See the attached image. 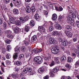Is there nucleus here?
<instances>
[{"label": "nucleus", "instance_id": "nucleus-46", "mask_svg": "<svg viewBox=\"0 0 79 79\" xmlns=\"http://www.w3.org/2000/svg\"><path fill=\"white\" fill-rule=\"evenodd\" d=\"M31 52H34L35 53L37 54V53H39V52H38V49H34V50H32V51Z\"/></svg>", "mask_w": 79, "mask_h": 79}, {"label": "nucleus", "instance_id": "nucleus-55", "mask_svg": "<svg viewBox=\"0 0 79 79\" xmlns=\"http://www.w3.org/2000/svg\"><path fill=\"white\" fill-rule=\"evenodd\" d=\"M63 18V17L61 15H60L59 17V20H61Z\"/></svg>", "mask_w": 79, "mask_h": 79}, {"label": "nucleus", "instance_id": "nucleus-4", "mask_svg": "<svg viewBox=\"0 0 79 79\" xmlns=\"http://www.w3.org/2000/svg\"><path fill=\"white\" fill-rule=\"evenodd\" d=\"M7 34V37L9 39H13L14 38V36L11 34L12 32L10 30L6 31Z\"/></svg>", "mask_w": 79, "mask_h": 79}, {"label": "nucleus", "instance_id": "nucleus-49", "mask_svg": "<svg viewBox=\"0 0 79 79\" xmlns=\"http://www.w3.org/2000/svg\"><path fill=\"white\" fill-rule=\"evenodd\" d=\"M60 25L58 24V22H56L55 23V26L56 28L58 26Z\"/></svg>", "mask_w": 79, "mask_h": 79}, {"label": "nucleus", "instance_id": "nucleus-14", "mask_svg": "<svg viewBox=\"0 0 79 79\" xmlns=\"http://www.w3.org/2000/svg\"><path fill=\"white\" fill-rule=\"evenodd\" d=\"M26 10L27 13H30L31 12V7L29 6L26 7Z\"/></svg>", "mask_w": 79, "mask_h": 79}, {"label": "nucleus", "instance_id": "nucleus-17", "mask_svg": "<svg viewBox=\"0 0 79 79\" xmlns=\"http://www.w3.org/2000/svg\"><path fill=\"white\" fill-rule=\"evenodd\" d=\"M46 3L48 6H49L50 8L51 9H53V6L52 5V2H47Z\"/></svg>", "mask_w": 79, "mask_h": 79}, {"label": "nucleus", "instance_id": "nucleus-5", "mask_svg": "<svg viewBox=\"0 0 79 79\" xmlns=\"http://www.w3.org/2000/svg\"><path fill=\"white\" fill-rule=\"evenodd\" d=\"M49 43L50 44H54L56 42L55 39L51 37L49 40Z\"/></svg>", "mask_w": 79, "mask_h": 79}, {"label": "nucleus", "instance_id": "nucleus-48", "mask_svg": "<svg viewBox=\"0 0 79 79\" xmlns=\"http://www.w3.org/2000/svg\"><path fill=\"white\" fill-rule=\"evenodd\" d=\"M55 62H54V61H52V62L51 63V64L49 65L50 66H51V67H52V66H53Z\"/></svg>", "mask_w": 79, "mask_h": 79}, {"label": "nucleus", "instance_id": "nucleus-27", "mask_svg": "<svg viewBox=\"0 0 79 79\" xmlns=\"http://www.w3.org/2000/svg\"><path fill=\"white\" fill-rule=\"evenodd\" d=\"M18 54L17 53H15L13 55V58L15 60H16L18 58Z\"/></svg>", "mask_w": 79, "mask_h": 79}, {"label": "nucleus", "instance_id": "nucleus-32", "mask_svg": "<svg viewBox=\"0 0 79 79\" xmlns=\"http://www.w3.org/2000/svg\"><path fill=\"white\" fill-rule=\"evenodd\" d=\"M19 20L20 21L22 22V23H24L25 22V19L23 17H20L19 18Z\"/></svg>", "mask_w": 79, "mask_h": 79}, {"label": "nucleus", "instance_id": "nucleus-51", "mask_svg": "<svg viewBox=\"0 0 79 79\" xmlns=\"http://www.w3.org/2000/svg\"><path fill=\"white\" fill-rule=\"evenodd\" d=\"M5 42H6V43H7V44H10V42H11V41H10V40H6Z\"/></svg>", "mask_w": 79, "mask_h": 79}, {"label": "nucleus", "instance_id": "nucleus-35", "mask_svg": "<svg viewBox=\"0 0 79 79\" xmlns=\"http://www.w3.org/2000/svg\"><path fill=\"white\" fill-rule=\"evenodd\" d=\"M65 29L67 31H71V27L69 25H67L65 27Z\"/></svg>", "mask_w": 79, "mask_h": 79}, {"label": "nucleus", "instance_id": "nucleus-1", "mask_svg": "<svg viewBox=\"0 0 79 79\" xmlns=\"http://www.w3.org/2000/svg\"><path fill=\"white\" fill-rule=\"evenodd\" d=\"M60 51V48L57 46H54L53 47L52 49L51 52L53 54H56L59 53Z\"/></svg>", "mask_w": 79, "mask_h": 79}, {"label": "nucleus", "instance_id": "nucleus-23", "mask_svg": "<svg viewBox=\"0 0 79 79\" xmlns=\"http://www.w3.org/2000/svg\"><path fill=\"white\" fill-rule=\"evenodd\" d=\"M67 61L68 63H71L73 62V59L70 56H69L67 57Z\"/></svg>", "mask_w": 79, "mask_h": 79}, {"label": "nucleus", "instance_id": "nucleus-47", "mask_svg": "<svg viewBox=\"0 0 79 79\" xmlns=\"http://www.w3.org/2000/svg\"><path fill=\"white\" fill-rule=\"evenodd\" d=\"M70 23V25H71L72 26H74L76 25V23L74 21L73 22H71Z\"/></svg>", "mask_w": 79, "mask_h": 79}, {"label": "nucleus", "instance_id": "nucleus-12", "mask_svg": "<svg viewBox=\"0 0 79 79\" xmlns=\"http://www.w3.org/2000/svg\"><path fill=\"white\" fill-rule=\"evenodd\" d=\"M67 21L69 23H71L74 21V19L72 16H69L68 18Z\"/></svg>", "mask_w": 79, "mask_h": 79}, {"label": "nucleus", "instance_id": "nucleus-64", "mask_svg": "<svg viewBox=\"0 0 79 79\" xmlns=\"http://www.w3.org/2000/svg\"><path fill=\"white\" fill-rule=\"evenodd\" d=\"M77 38L76 37L74 38L73 40V42H76L77 41Z\"/></svg>", "mask_w": 79, "mask_h": 79}, {"label": "nucleus", "instance_id": "nucleus-21", "mask_svg": "<svg viewBox=\"0 0 79 79\" xmlns=\"http://www.w3.org/2000/svg\"><path fill=\"white\" fill-rule=\"evenodd\" d=\"M29 25H27L25 26V32H29V30H30V27L29 26Z\"/></svg>", "mask_w": 79, "mask_h": 79}, {"label": "nucleus", "instance_id": "nucleus-15", "mask_svg": "<svg viewBox=\"0 0 79 79\" xmlns=\"http://www.w3.org/2000/svg\"><path fill=\"white\" fill-rule=\"evenodd\" d=\"M45 71V68L44 67H41L39 69V72L40 74H42V73H44Z\"/></svg>", "mask_w": 79, "mask_h": 79}, {"label": "nucleus", "instance_id": "nucleus-26", "mask_svg": "<svg viewBox=\"0 0 79 79\" xmlns=\"http://www.w3.org/2000/svg\"><path fill=\"white\" fill-rule=\"evenodd\" d=\"M13 13L15 15H18V10L14 9L13 10Z\"/></svg>", "mask_w": 79, "mask_h": 79}, {"label": "nucleus", "instance_id": "nucleus-24", "mask_svg": "<svg viewBox=\"0 0 79 79\" xmlns=\"http://www.w3.org/2000/svg\"><path fill=\"white\" fill-rule=\"evenodd\" d=\"M31 53L30 52H28V53H27L26 55V57L27 58H29V60H31Z\"/></svg>", "mask_w": 79, "mask_h": 79}, {"label": "nucleus", "instance_id": "nucleus-31", "mask_svg": "<svg viewBox=\"0 0 79 79\" xmlns=\"http://www.w3.org/2000/svg\"><path fill=\"white\" fill-rule=\"evenodd\" d=\"M31 11L32 13H34L35 11V6L33 5V6L31 7Z\"/></svg>", "mask_w": 79, "mask_h": 79}, {"label": "nucleus", "instance_id": "nucleus-19", "mask_svg": "<svg viewBox=\"0 0 79 79\" xmlns=\"http://www.w3.org/2000/svg\"><path fill=\"white\" fill-rule=\"evenodd\" d=\"M66 60V56H63L60 58V61L61 62H65Z\"/></svg>", "mask_w": 79, "mask_h": 79}, {"label": "nucleus", "instance_id": "nucleus-25", "mask_svg": "<svg viewBox=\"0 0 79 79\" xmlns=\"http://www.w3.org/2000/svg\"><path fill=\"white\" fill-rule=\"evenodd\" d=\"M58 71H59V68H58V67H56L53 69L52 71L53 72V73H56V72H58Z\"/></svg>", "mask_w": 79, "mask_h": 79}, {"label": "nucleus", "instance_id": "nucleus-8", "mask_svg": "<svg viewBox=\"0 0 79 79\" xmlns=\"http://www.w3.org/2000/svg\"><path fill=\"white\" fill-rule=\"evenodd\" d=\"M38 30L40 32H45V28L44 27V26H39L38 27Z\"/></svg>", "mask_w": 79, "mask_h": 79}, {"label": "nucleus", "instance_id": "nucleus-2", "mask_svg": "<svg viewBox=\"0 0 79 79\" xmlns=\"http://www.w3.org/2000/svg\"><path fill=\"white\" fill-rule=\"evenodd\" d=\"M34 61L36 62L38 64H41L43 61V58L39 56H37L34 58Z\"/></svg>", "mask_w": 79, "mask_h": 79}, {"label": "nucleus", "instance_id": "nucleus-6", "mask_svg": "<svg viewBox=\"0 0 79 79\" xmlns=\"http://www.w3.org/2000/svg\"><path fill=\"white\" fill-rule=\"evenodd\" d=\"M64 33L68 37H73V34L69 31H65Z\"/></svg>", "mask_w": 79, "mask_h": 79}, {"label": "nucleus", "instance_id": "nucleus-22", "mask_svg": "<svg viewBox=\"0 0 79 79\" xmlns=\"http://www.w3.org/2000/svg\"><path fill=\"white\" fill-rule=\"evenodd\" d=\"M52 19L53 21H56L57 19V15L56 14H54L52 15Z\"/></svg>", "mask_w": 79, "mask_h": 79}, {"label": "nucleus", "instance_id": "nucleus-18", "mask_svg": "<svg viewBox=\"0 0 79 79\" xmlns=\"http://www.w3.org/2000/svg\"><path fill=\"white\" fill-rule=\"evenodd\" d=\"M14 31L15 33L18 34V33H19V28L17 27H15Z\"/></svg>", "mask_w": 79, "mask_h": 79}, {"label": "nucleus", "instance_id": "nucleus-40", "mask_svg": "<svg viewBox=\"0 0 79 79\" xmlns=\"http://www.w3.org/2000/svg\"><path fill=\"white\" fill-rule=\"evenodd\" d=\"M63 40H62V39L61 38H59V44L60 45H61L62 44V42H63Z\"/></svg>", "mask_w": 79, "mask_h": 79}, {"label": "nucleus", "instance_id": "nucleus-56", "mask_svg": "<svg viewBox=\"0 0 79 79\" xmlns=\"http://www.w3.org/2000/svg\"><path fill=\"white\" fill-rule=\"evenodd\" d=\"M2 51L3 53L4 54H5V52H6V50H5L4 48H3L2 49Z\"/></svg>", "mask_w": 79, "mask_h": 79}, {"label": "nucleus", "instance_id": "nucleus-43", "mask_svg": "<svg viewBox=\"0 0 79 79\" xmlns=\"http://www.w3.org/2000/svg\"><path fill=\"white\" fill-rule=\"evenodd\" d=\"M16 64L18 66H20V65H21L22 63L20 61H17L16 62Z\"/></svg>", "mask_w": 79, "mask_h": 79}, {"label": "nucleus", "instance_id": "nucleus-41", "mask_svg": "<svg viewBox=\"0 0 79 79\" xmlns=\"http://www.w3.org/2000/svg\"><path fill=\"white\" fill-rule=\"evenodd\" d=\"M11 56V55H10V54H7L6 55V58L7 59H10Z\"/></svg>", "mask_w": 79, "mask_h": 79}, {"label": "nucleus", "instance_id": "nucleus-60", "mask_svg": "<svg viewBox=\"0 0 79 79\" xmlns=\"http://www.w3.org/2000/svg\"><path fill=\"white\" fill-rule=\"evenodd\" d=\"M72 55L74 57H73V58L74 59V58H76V54H75V53H72Z\"/></svg>", "mask_w": 79, "mask_h": 79}, {"label": "nucleus", "instance_id": "nucleus-36", "mask_svg": "<svg viewBox=\"0 0 79 79\" xmlns=\"http://www.w3.org/2000/svg\"><path fill=\"white\" fill-rule=\"evenodd\" d=\"M7 50L8 52H10L11 50V46L10 45H8L7 46Z\"/></svg>", "mask_w": 79, "mask_h": 79}, {"label": "nucleus", "instance_id": "nucleus-38", "mask_svg": "<svg viewBox=\"0 0 79 79\" xmlns=\"http://www.w3.org/2000/svg\"><path fill=\"white\" fill-rule=\"evenodd\" d=\"M74 65L75 66V68H78V67H79V61H77L75 63Z\"/></svg>", "mask_w": 79, "mask_h": 79}, {"label": "nucleus", "instance_id": "nucleus-3", "mask_svg": "<svg viewBox=\"0 0 79 79\" xmlns=\"http://www.w3.org/2000/svg\"><path fill=\"white\" fill-rule=\"evenodd\" d=\"M32 69L28 67L23 70V74H27L28 72V73L30 74L32 73Z\"/></svg>", "mask_w": 79, "mask_h": 79}, {"label": "nucleus", "instance_id": "nucleus-39", "mask_svg": "<svg viewBox=\"0 0 79 79\" xmlns=\"http://www.w3.org/2000/svg\"><path fill=\"white\" fill-rule=\"evenodd\" d=\"M15 52H17V53H19V52H20V50H19V48L17 47L15 48Z\"/></svg>", "mask_w": 79, "mask_h": 79}, {"label": "nucleus", "instance_id": "nucleus-16", "mask_svg": "<svg viewBox=\"0 0 79 79\" xmlns=\"http://www.w3.org/2000/svg\"><path fill=\"white\" fill-rule=\"evenodd\" d=\"M35 18L38 21H39L40 20V17L37 14H36L35 15Z\"/></svg>", "mask_w": 79, "mask_h": 79}, {"label": "nucleus", "instance_id": "nucleus-50", "mask_svg": "<svg viewBox=\"0 0 79 79\" xmlns=\"http://www.w3.org/2000/svg\"><path fill=\"white\" fill-rule=\"evenodd\" d=\"M50 76L49 75H46L43 78L44 79H49Z\"/></svg>", "mask_w": 79, "mask_h": 79}, {"label": "nucleus", "instance_id": "nucleus-63", "mask_svg": "<svg viewBox=\"0 0 79 79\" xmlns=\"http://www.w3.org/2000/svg\"><path fill=\"white\" fill-rule=\"evenodd\" d=\"M76 24H77V26L79 25V21H76Z\"/></svg>", "mask_w": 79, "mask_h": 79}, {"label": "nucleus", "instance_id": "nucleus-61", "mask_svg": "<svg viewBox=\"0 0 79 79\" xmlns=\"http://www.w3.org/2000/svg\"><path fill=\"white\" fill-rule=\"evenodd\" d=\"M35 73V71H32L31 73H30V74H31V75H33Z\"/></svg>", "mask_w": 79, "mask_h": 79}, {"label": "nucleus", "instance_id": "nucleus-37", "mask_svg": "<svg viewBox=\"0 0 79 79\" xmlns=\"http://www.w3.org/2000/svg\"><path fill=\"white\" fill-rule=\"evenodd\" d=\"M65 67H66L68 69V70H69L71 68V67L70 66V64H67L65 65Z\"/></svg>", "mask_w": 79, "mask_h": 79}, {"label": "nucleus", "instance_id": "nucleus-33", "mask_svg": "<svg viewBox=\"0 0 79 79\" xmlns=\"http://www.w3.org/2000/svg\"><path fill=\"white\" fill-rule=\"evenodd\" d=\"M49 31H52L53 30V27L52 24H50L49 26Z\"/></svg>", "mask_w": 79, "mask_h": 79}, {"label": "nucleus", "instance_id": "nucleus-11", "mask_svg": "<svg viewBox=\"0 0 79 79\" xmlns=\"http://www.w3.org/2000/svg\"><path fill=\"white\" fill-rule=\"evenodd\" d=\"M52 56L51 55H49L48 56H46L44 57V58L45 60L48 62L51 60V58H52Z\"/></svg>", "mask_w": 79, "mask_h": 79}, {"label": "nucleus", "instance_id": "nucleus-52", "mask_svg": "<svg viewBox=\"0 0 79 79\" xmlns=\"http://www.w3.org/2000/svg\"><path fill=\"white\" fill-rule=\"evenodd\" d=\"M21 11L22 12V13L23 12V11H24V10H25V8H24V7H22L21 8Z\"/></svg>", "mask_w": 79, "mask_h": 79}, {"label": "nucleus", "instance_id": "nucleus-10", "mask_svg": "<svg viewBox=\"0 0 79 79\" xmlns=\"http://www.w3.org/2000/svg\"><path fill=\"white\" fill-rule=\"evenodd\" d=\"M10 23H11L12 24H15L16 18L10 17Z\"/></svg>", "mask_w": 79, "mask_h": 79}, {"label": "nucleus", "instance_id": "nucleus-30", "mask_svg": "<svg viewBox=\"0 0 79 79\" xmlns=\"http://www.w3.org/2000/svg\"><path fill=\"white\" fill-rule=\"evenodd\" d=\"M15 24H16V25H18V26H19V25H21V22L19 20L16 21L15 22Z\"/></svg>", "mask_w": 79, "mask_h": 79}, {"label": "nucleus", "instance_id": "nucleus-53", "mask_svg": "<svg viewBox=\"0 0 79 79\" xmlns=\"http://www.w3.org/2000/svg\"><path fill=\"white\" fill-rule=\"evenodd\" d=\"M19 59L20 60V59H21L22 58H23L24 57V55L23 54H20L19 56Z\"/></svg>", "mask_w": 79, "mask_h": 79}, {"label": "nucleus", "instance_id": "nucleus-13", "mask_svg": "<svg viewBox=\"0 0 79 79\" xmlns=\"http://www.w3.org/2000/svg\"><path fill=\"white\" fill-rule=\"evenodd\" d=\"M14 5H16V6H18V5H21V0H16V2H14Z\"/></svg>", "mask_w": 79, "mask_h": 79}, {"label": "nucleus", "instance_id": "nucleus-59", "mask_svg": "<svg viewBox=\"0 0 79 79\" xmlns=\"http://www.w3.org/2000/svg\"><path fill=\"white\" fill-rule=\"evenodd\" d=\"M5 0V3L6 4L7 3H9V2H10V0Z\"/></svg>", "mask_w": 79, "mask_h": 79}, {"label": "nucleus", "instance_id": "nucleus-44", "mask_svg": "<svg viewBox=\"0 0 79 79\" xmlns=\"http://www.w3.org/2000/svg\"><path fill=\"white\" fill-rule=\"evenodd\" d=\"M49 74L51 77H53L54 76H55V74H53V73L52 72H50Z\"/></svg>", "mask_w": 79, "mask_h": 79}, {"label": "nucleus", "instance_id": "nucleus-20", "mask_svg": "<svg viewBox=\"0 0 79 79\" xmlns=\"http://www.w3.org/2000/svg\"><path fill=\"white\" fill-rule=\"evenodd\" d=\"M55 8L56 10L58 11H63V8L61 6H60L59 7L56 6Z\"/></svg>", "mask_w": 79, "mask_h": 79}, {"label": "nucleus", "instance_id": "nucleus-54", "mask_svg": "<svg viewBox=\"0 0 79 79\" xmlns=\"http://www.w3.org/2000/svg\"><path fill=\"white\" fill-rule=\"evenodd\" d=\"M24 18V19H25V22L26 21H27V20H28L29 19V17L27 16H25Z\"/></svg>", "mask_w": 79, "mask_h": 79}, {"label": "nucleus", "instance_id": "nucleus-57", "mask_svg": "<svg viewBox=\"0 0 79 79\" xmlns=\"http://www.w3.org/2000/svg\"><path fill=\"white\" fill-rule=\"evenodd\" d=\"M44 15L46 16V17H47V15H48V12H47V11H46L44 13Z\"/></svg>", "mask_w": 79, "mask_h": 79}, {"label": "nucleus", "instance_id": "nucleus-29", "mask_svg": "<svg viewBox=\"0 0 79 79\" xmlns=\"http://www.w3.org/2000/svg\"><path fill=\"white\" fill-rule=\"evenodd\" d=\"M12 77L14 79H16V78H18V77H19V75L18 73H17L15 74H12Z\"/></svg>", "mask_w": 79, "mask_h": 79}, {"label": "nucleus", "instance_id": "nucleus-42", "mask_svg": "<svg viewBox=\"0 0 79 79\" xmlns=\"http://www.w3.org/2000/svg\"><path fill=\"white\" fill-rule=\"evenodd\" d=\"M28 44H29V42H28V41H24V44H23V45H24L25 46H27V45H28Z\"/></svg>", "mask_w": 79, "mask_h": 79}, {"label": "nucleus", "instance_id": "nucleus-9", "mask_svg": "<svg viewBox=\"0 0 79 79\" xmlns=\"http://www.w3.org/2000/svg\"><path fill=\"white\" fill-rule=\"evenodd\" d=\"M62 42H63L61 44L62 45L64 46V47H68V42L66 41V40H63Z\"/></svg>", "mask_w": 79, "mask_h": 79}, {"label": "nucleus", "instance_id": "nucleus-34", "mask_svg": "<svg viewBox=\"0 0 79 79\" xmlns=\"http://www.w3.org/2000/svg\"><path fill=\"white\" fill-rule=\"evenodd\" d=\"M52 34V35H59L58 32L57 31H53Z\"/></svg>", "mask_w": 79, "mask_h": 79}, {"label": "nucleus", "instance_id": "nucleus-58", "mask_svg": "<svg viewBox=\"0 0 79 79\" xmlns=\"http://www.w3.org/2000/svg\"><path fill=\"white\" fill-rule=\"evenodd\" d=\"M3 20L2 19L0 18V25L3 24Z\"/></svg>", "mask_w": 79, "mask_h": 79}, {"label": "nucleus", "instance_id": "nucleus-45", "mask_svg": "<svg viewBox=\"0 0 79 79\" xmlns=\"http://www.w3.org/2000/svg\"><path fill=\"white\" fill-rule=\"evenodd\" d=\"M56 28H57V29H59V30H61V29H62V27H61V26L59 25Z\"/></svg>", "mask_w": 79, "mask_h": 79}, {"label": "nucleus", "instance_id": "nucleus-7", "mask_svg": "<svg viewBox=\"0 0 79 79\" xmlns=\"http://www.w3.org/2000/svg\"><path fill=\"white\" fill-rule=\"evenodd\" d=\"M31 40L33 42H37V35H35L32 37Z\"/></svg>", "mask_w": 79, "mask_h": 79}, {"label": "nucleus", "instance_id": "nucleus-28", "mask_svg": "<svg viewBox=\"0 0 79 79\" xmlns=\"http://www.w3.org/2000/svg\"><path fill=\"white\" fill-rule=\"evenodd\" d=\"M30 24L31 26L33 27L35 25V22H34V20H32L30 21Z\"/></svg>", "mask_w": 79, "mask_h": 79}, {"label": "nucleus", "instance_id": "nucleus-62", "mask_svg": "<svg viewBox=\"0 0 79 79\" xmlns=\"http://www.w3.org/2000/svg\"><path fill=\"white\" fill-rule=\"evenodd\" d=\"M21 50H23V51H24L25 50V47H22L21 48Z\"/></svg>", "mask_w": 79, "mask_h": 79}]
</instances>
